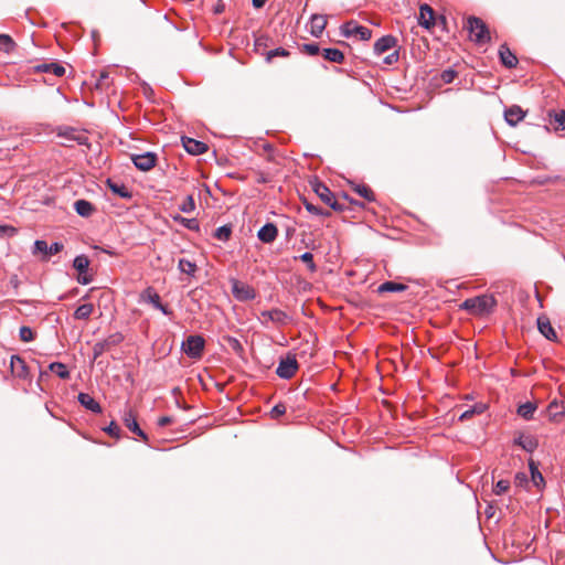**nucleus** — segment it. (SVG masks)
<instances>
[{"label": "nucleus", "mask_w": 565, "mask_h": 565, "mask_svg": "<svg viewBox=\"0 0 565 565\" xmlns=\"http://www.w3.org/2000/svg\"><path fill=\"white\" fill-rule=\"evenodd\" d=\"M497 306V300L492 295H480L466 299L461 303V309H465L472 316H487L491 313Z\"/></svg>", "instance_id": "obj_1"}, {"label": "nucleus", "mask_w": 565, "mask_h": 565, "mask_svg": "<svg viewBox=\"0 0 565 565\" xmlns=\"http://www.w3.org/2000/svg\"><path fill=\"white\" fill-rule=\"evenodd\" d=\"M466 29L469 34V40L476 45L483 46L491 42V32L483 20L477 17H469L467 19Z\"/></svg>", "instance_id": "obj_2"}, {"label": "nucleus", "mask_w": 565, "mask_h": 565, "mask_svg": "<svg viewBox=\"0 0 565 565\" xmlns=\"http://www.w3.org/2000/svg\"><path fill=\"white\" fill-rule=\"evenodd\" d=\"M341 34L345 38L359 36L362 41H369L372 38V31L355 21L350 20L341 26Z\"/></svg>", "instance_id": "obj_3"}, {"label": "nucleus", "mask_w": 565, "mask_h": 565, "mask_svg": "<svg viewBox=\"0 0 565 565\" xmlns=\"http://www.w3.org/2000/svg\"><path fill=\"white\" fill-rule=\"evenodd\" d=\"M315 193L320 198V200L329 205L334 211H342L343 206L340 204L335 198L334 194L321 182H315L312 184Z\"/></svg>", "instance_id": "obj_4"}, {"label": "nucleus", "mask_w": 565, "mask_h": 565, "mask_svg": "<svg viewBox=\"0 0 565 565\" xmlns=\"http://www.w3.org/2000/svg\"><path fill=\"white\" fill-rule=\"evenodd\" d=\"M204 339L201 335H190L182 343V350L191 358H201L204 349Z\"/></svg>", "instance_id": "obj_5"}, {"label": "nucleus", "mask_w": 565, "mask_h": 565, "mask_svg": "<svg viewBox=\"0 0 565 565\" xmlns=\"http://www.w3.org/2000/svg\"><path fill=\"white\" fill-rule=\"evenodd\" d=\"M122 341V335L120 333H115L109 335L107 339L99 341L93 347V355L96 360L104 352L109 351L113 347H116Z\"/></svg>", "instance_id": "obj_6"}, {"label": "nucleus", "mask_w": 565, "mask_h": 565, "mask_svg": "<svg viewBox=\"0 0 565 565\" xmlns=\"http://www.w3.org/2000/svg\"><path fill=\"white\" fill-rule=\"evenodd\" d=\"M232 292L241 301L254 299L256 296L255 290L249 285L236 279L232 280Z\"/></svg>", "instance_id": "obj_7"}, {"label": "nucleus", "mask_w": 565, "mask_h": 565, "mask_svg": "<svg viewBox=\"0 0 565 565\" xmlns=\"http://www.w3.org/2000/svg\"><path fill=\"white\" fill-rule=\"evenodd\" d=\"M298 370V363L295 356L288 355L286 359H281L276 370L278 376L282 379H290L295 375Z\"/></svg>", "instance_id": "obj_8"}, {"label": "nucleus", "mask_w": 565, "mask_h": 565, "mask_svg": "<svg viewBox=\"0 0 565 565\" xmlns=\"http://www.w3.org/2000/svg\"><path fill=\"white\" fill-rule=\"evenodd\" d=\"M51 374L56 375L61 379H66L70 375V372L65 364L60 362H53L49 365L47 371H43L40 374V384H49L47 379L51 376Z\"/></svg>", "instance_id": "obj_9"}, {"label": "nucleus", "mask_w": 565, "mask_h": 565, "mask_svg": "<svg viewBox=\"0 0 565 565\" xmlns=\"http://www.w3.org/2000/svg\"><path fill=\"white\" fill-rule=\"evenodd\" d=\"M131 160L137 169L141 171H149L156 166L157 154L153 152H146L142 154H132Z\"/></svg>", "instance_id": "obj_10"}, {"label": "nucleus", "mask_w": 565, "mask_h": 565, "mask_svg": "<svg viewBox=\"0 0 565 565\" xmlns=\"http://www.w3.org/2000/svg\"><path fill=\"white\" fill-rule=\"evenodd\" d=\"M122 422L125 426L137 436L141 437L143 440H148L146 433L140 428L136 415L132 409H127L124 413Z\"/></svg>", "instance_id": "obj_11"}, {"label": "nucleus", "mask_w": 565, "mask_h": 565, "mask_svg": "<svg viewBox=\"0 0 565 565\" xmlns=\"http://www.w3.org/2000/svg\"><path fill=\"white\" fill-rule=\"evenodd\" d=\"M182 145L190 154H202L207 151V145L189 137H182Z\"/></svg>", "instance_id": "obj_12"}, {"label": "nucleus", "mask_w": 565, "mask_h": 565, "mask_svg": "<svg viewBox=\"0 0 565 565\" xmlns=\"http://www.w3.org/2000/svg\"><path fill=\"white\" fill-rule=\"evenodd\" d=\"M418 22L426 29H429L435 24V13L430 6L426 3L420 4Z\"/></svg>", "instance_id": "obj_13"}, {"label": "nucleus", "mask_w": 565, "mask_h": 565, "mask_svg": "<svg viewBox=\"0 0 565 565\" xmlns=\"http://www.w3.org/2000/svg\"><path fill=\"white\" fill-rule=\"evenodd\" d=\"M525 111L518 105H513L505 109L504 118L511 126L518 125L525 117Z\"/></svg>", "instance_id": "obj_14"}, {"label": "nucleus", "mask_w": 565, "mask_h": 565, "mask_svg": "<svg viewBox=\"0 0 565 565\" xmlns=\"http://www.w3.org/2000/svg\"><path fill=\"white\" fill-rule=\"evenodd\" d=\"M539 331L548 340L555 341L557 339L556 332L551 324L550 319L546 316H540L537 318Z\"/></svg>", "instance_id": "obj_15"}, {"label": "nucleus", "mask_w": 565, "mask_h": 565, "mask_svg": "<svg viewBox=\"0 0 565 565\" xmlns=\"http://www.w3.org/2000/svg\"><path fill=\"white\" fill-rule=\"evenodd\" d=\"M77 399L81 403V405L84 406L86 409L96 414L102 413V407L99 403L90 394L79 392Z\"/></svg>", "instance_id": "obj_16"}, {"label": "nucleus", "mask_w": 565, "mask_h": 565, "mask_svg": "<svg viewBox=\"0 0 565 565\" xmlns=\"http://www.w3.org/2000/svg\"><path fill=\"white\" fill-rule=\"evenodd\" d=\"M328 23L327 15L313 14L310 21V32L313 36L319 38Z\"/></svg>", "instance_id": "obj_17"}, {"label": "nucleus", "mask_w": 565, "mask_h": 565, "mask_svg": "<svg viewBox=\"0 0 565 565\" xmlns=\"http://www.w3.org/2000/svg\"><path fill=\"white\" fill-rule=\"evenodd\" d=\"M11 372L14 376L24 379L28 376V366L23 359L18 355L11 356L10 362Z\"/></svg>", "instance_id": "obj_18"}, {"label": "nucleus", "mask_w": 565, "mask_h": 565, "mask_svg": "<svg viewBox=\"0 0 565 565\" xmlns=\"http://www.w3.org/2000/svg\"><path fill=\"white\" fill-rule=\"evenodd\" d=\"M278 235L277 226L273 223L265 224L257 233L259 241L263 243H271Z\"/></svg>", "instance_id": "obj_19"}, {"label": "nucleus", "mask_w": 565, "mask_h": 565, "mask_svg": "<svg viewBox=\"0 0 565 565\" xmlns=\"http://www.w3.org/2000/svg\"><path fill=\"white\" fill-rule=\"evenodd\" d=\"M262 317L265 318L264 322H266L267 320H270L271 322L279 324V326L286 324L288 322L287 313L280 309H271L268 311H263Z\"/></svg>", "instance_id": "obj_20"}, {"label": "nucleus", "mask_w": 565, "mask_h": 565, "mask_svg": "<svg viewBox=\"0 0 565 565\" xmlns=\"http://www.w3.org/2000/svg\"><path fill=\"white\" fill-rule=\"evenodd\" d=\"M499 56H500L501 63L508 68H513L518 64L516 56L510 51V49L508 47L507 44H502L500 46Z\"/></svg>", "instance_id": "obj_21"}, {"label": "nucleus", "mask_w": 565, "mask_h": 565, "mask_svg": "<svg viewBox=\"0 0 565 565\" xmlns=\"http://www.w3.org/2000/svg\"><path fill=\"white\" fill-rule=\"evenodd\" d=\"M396 39L393 35H385L374 43V51L376 54H382L396 45Z\"/></svg>", "instance_id": "obj_22"}, {"label": "nucleus", "mask_w": 565, "mask_h": 565, "mask_svg": "<svg viewBox=\"0 0 565 565\" xmlns=\"http://www.w3.org/2000/svg\"><path fill=\"white\" fill-rule=\"evenodd\" d=\"M487 405L484 403H477L473 406L461 404V420L470 418L472 415H481L486 412Z\"/></svg>", "instance_id": "obj_23"}, {"label": "nucleus", "mask_w": 565, "mask_h": 565, "mask_svg": "<svg viewBox=\"0 0 565 565\" xmlns=\"http://www.w3.org/2000/svg\"><path fill=\"white\" fill-rule=\"evenodd\" d=\"M35 72L53 73L61 77L65 74V67L58 63H43L34 67Z\"/></svg>", "instance_id": "obj_24"}, {"label": "nucleus", "mask_w": 565, "mask_h": 565, "mask_svg": "<svg viewBox=\"0 0 565 565\" xmlns=\"http://www.w3.org/2000/svg\"><path fill=\"white\" fill-rule=\"evenodd\" d=\"M514 444L520 446L522 449H524L527 452H533L537 448V440L532 436H519Z\"/></svg>", "instance_id": "obj_25"}, {"label": "nucleus", "mask_w": 565, "mask_h": 565, "mask_svg": "<svg viewBox=\"0 0 565 565\" xmlns=\"http://www.w3.org/2000/svg\"><path fill=\"white\" fill-rule=\"evenodd\" d=\"M107 185L118 196H120L122 199H130L131 198V192L128 190V188L125 184L118 183V182H114L110 179H108L107 180Z\"/></svg>", "instance_id": "obj_26"}, {"label": "nucleus", "mask_w": 565, "mask_h": 565, "mask_svg": "<svg viewBox=\"0 0 565 565\" xmlns=\"http://www.w3.org/2000/svg\"><path fill=\"white\" fill-rule=\"evenodd\" d=\"M407 289V286L395 281H385L379 286L377 291L382 292H402Z\"/></svg>", "instance_id": "obj_27"}, {"label": "nucleus", "mask_w": 565, "mask_h": 565, "mask_svg": "<svg viewBox=\"0 0 565 565\" xmlns=\"http://www.w3.org/2000/svg\"><path fill=\"white\" fill-rule=\"evenodd\" d=\"M74 207L77 214L84 217L89 216L94 211L93 204L86 200H77Z\"/></svg>", "instance_id": "obj_28"}, {"label": "nucleus", "mask_w": 565, "mask_h": 565, "mask_svg": "<svg viewBox=\"0 0 565 565\" xmlns=\"http://www.w3.org/2000/svg\"><path fill=\"white\" fill-rule=\"evenodd\" d=\"M322 56L324 60L333 63H342L344 60V54L338 49H324Z\"/></svg>", "instance_id": "obj_29"}, {"label": "nucleus", "mask_w": 565, "mask_h": 565, "mask_svg": "<svg viewBox=\"0 0 565 565\" xmlns=\"http://www.w3.org/2000/svg\"><path fill=\"white\" fill-rule=\"evenodd\" d=\"M17 47V43L8 34H0V51L7 54L13 52Z\"/></svg>", "instance_id": "obj_30"}, {"label": "nucleus", "mask_w": 565, "mask_h": 565, "mask_svg": "<svg viewBox=\"0 0 565 565\" xmlns=\"http://www.w3.org/2000/svg\"><path fill=\"white\" fill-rule=\"evenodd\" d=\"M353 190L354 192H356L360 196H362L363 199L372 202L375 200V195H374V192L372 191V189L366 185V184H355L353 186Z\"/></svg>", "instance_id": "obj_31"}, {"label": "nucleus", "mask_w": 565, "mask_h": 565, "mask_svg": "<svg viewBox=\"0 0 565 565\" xmlns=\"http://www.w3.org/2000/svg\"><path fill=\"white\" fill-rule=\"evenodd\" d=\"M93 311L94 306L92 303H84L75 310L74 318L78 320L88 319Z\"/></svg>", "instance_id": "obj_32"}, {"label": "nucleus", "mask_w": 565, "mask_h": 565, "mask_svg": "<svg viewBox=\"0 0 565 565\" xmlns=\"http://www.w3.org/2000/svg\"><path fill=\"white\" fill-rule=\"evenodd\" d=\"M535 409H536L535 404H533L531 402H526L519 406L518 414L521 417H523L524 419H531Z\"/></svg>", "instance_id": "obj_33"}, {"label": "nucleus", "mask_w": 565, "mask_h": 565, "mask_svg": "<svg viewBox=\"0 0 565 565\" xmlns=\"http://www.w3.org/2000/svg\"><path fill=\"white\" fill-rule=\"evenodd\" d=\"M89 266V259L85 255L76 256L73 262V267L79 273L85 274Z\"/></svg>", "instance_id": "obj_34"}, {"label": "nucleus", "mask_w": 565, "mask_h": 565, "mask_svg": "<svg viewBox=\"0 0 565 565\" xmlns=\"http://www.w3.org/2000/svg\"><path fill=\"white\" fill-rule=\"evenodd\" d=\"M141 299L151 302L154 307L160 302V296L151 287L142 291Z\"/></svg>", "instance_id": "obj_35"}, {"label": "nucleus", "mask_w": 565, "mask_h": 565, "mask_svg": "<svg viewBox=\"0 0 565 565\" xmlns=\"http://www.w3.org/2000/svg\"><path fill=\"white\" fill-rule=\"evenodd\" d=\"M63 136H65L70 140H75L79 145H85L87 141V137L83 132H78L75 129H68L66 130Z\"/></svg>", "instance_id": "obj_36"}, {"label": "nucleus", "mask_w": 565, "mask_h": 565, "mask_svg": "<svg viewBox=\"0 0 565 565\" xmlns=\"http://www.w3.org/2000/svg\"><path fill=\"white\" fill-rule=\"evenodd\" d=\"M173 220L175 222H179L180 224H182L184 227H186L189 230H192V231L199 230V222L195 218H185L181 215H175V216H173Z\"/></svg>", "instance_id": "obj_37"}, {"label": "nucleus", "mask_w": 565, "mask_h": 565, "mask_svg": "<svg viewBox=\"0 0 565 565\" xmlns=\"http://www.w3.org/2000/svg\"><path fill=\"white\" fill-rule=\"evenodd\" d=\"M530 466V470H531V477H532V481L533 483L536 486V487H540L541 484L544 483V478L542 476V473L540 472V470L537 469L536 465L534 463V461H530L529 463Z\"/></svg>", "instance_id": "obj_38"}, {"label": "nucleus", "mask_w": 565, "mask_h": 565, "mask_svg": "<svg viewBox=\"0 0 565 565\" xmlns=\"http://www.w3.org/2000/svg\"><path fill=\"white\" fill-rule=\"evenodd\" d=\"M223 340L225 341L227 347L231 350H233L235 353H237V354H242L243 353V351H244L243 345L241 344V342L236 338H233V337H230V335H225L223 338Z\"/></svg>", "instance_id": "obj_39"}, {"label": "nucleus", "mask_w": 565, "mask_h": 565, "mask_svg": "<svg viewBox=\"0 0 565 565\" xmlns=\"http://www.w3.org/2000/svg\"><path fill=\"white\" fill-rule=\"evenodd\" d=\"M290 55L289 51L282 47H277L275 50H269L266 52V62L270 63L274 57L280 56V57H288Z\"/></svg>", "instance_id": "obj_40"}, {"label": "nucleus", "mask_w": 565, "mask_h": 565, "mask_svg": "<svg viewBox=\"0 0 565 565\" xmlns=\"http://www.w3.org/2000/svg\"><path fill=\"white\" fill-rule=\"evenodd\" d=\"M178 267L182 273L188 275H193L196 270V265L194 263L183 258L179 260Z\"/></svg>", "instance_id": "obj_41"}, {"label": "nucleus", "mask_w": 565, "mask_h": 565, "mask_svg": "<svg viewBox=\"0 0 565 565\" xmlns=\"http://www.w3.org/2000/svg\"><path fill=\"white\" fill-rule=\"evenodd\" d=\"M267 41H268V38H266V36H259L255 41L256 52L265 57H266V52L269 51V50H267V47H268Z\"/></svg>", "instance_id": "obj_42"}, {"label": "nucleus", "mask_w": 565, "mask_h": 565, "mask_svg": "<svg viewBox=\"0 0 565 565\" xmlns=\"http://www.w3.org/2000/svg\"><path fill=\"white\" fill-rule=\"evenodd\" d=\"M232 234V228L228 225H223L215 231L214 236L220 241H227Z\"/></svg>", "instance_id": "obj_43"}, {"label": "nucleus", "mask_w": 565, "mask_h": 565, "mask_svg": "<svg viewBox=\"0 0 565 565\" xmlns=\"http://www.w3.org/2000/svg\"><path fill=\"white\" fill-rule=\"evenodd\" d=\"M20 340L23 342H30L34 339V333L30 327L23 326L19 330Z\"/></svg>", "instance_id": "obj_44"}, {"label": "nucleus", "mask_w": 565, "mask_h": 565, "mask_svg": "<svg viewBox=\"0 0 565 565\" xmlns=\"http://www.w3.org/2000/svg\"><path fill=\"white\" fill-rule=\"evenodd\" d=\"M299 258H300L303 263H306V264H307V266H308V268H309V270H310L311 273H315V271L317 270V266H316V264H315V262H313V255H312L311 253L306 252V253H303L302 255H300V257H299Z\"/></svg>", "instance_id": "obj_45"}, {"label": "nucleus", "mask_w": 565, "mask_h": 565, "mask_svg": "<svg viewBox=\"0 0 565 565\" xmlns=\"http://www.w3.org/2000/svg\"><path fill=\"white\" fill-rule=\"evenodd\" d=\"M510 488V482L508 480H499L493 487V492L497 495H501L505 493Z\"/></svg>", "instance_id": "obj_46"}, {"label": "nucleus", "mask_w": 565, "mask_h": 565, "mask_svg": "<svg viewBox=\"0 0 565 565\" xmlns=\"http://www.w3.org/2000/svg\"><path fill=\"white\" fill-rule=\"evenodd\" d=\"M195 209V203L192 195H188L183 203L180 205V210L184 213H190Z\"/></svg>", "instance_id": "obj_47"}, {"label": "nucleus", "mask_w": 565, "mask_h": 565, "mask_svg": "<svg viewBox=\"0 0 565 565\" xmlns=\"http://www.w3.org/2000/svg\"><path fill=\"white\" fill-rule=\"evenodd\" d=\"M47 243L45 241L38 239L34 243L33 254L42 253L45 257H47Z\"/></svg>", "instance_id": "obj_48"}, {"label": "nucleus", "mask_w": 565, "mask_h": 565, "mask_svg": "<svg viewBox=\"0 0 565 565\" xmlns=\"http://www.w3.org/2000/svg\"><path fill=\"white\" fill-rule=\"evenodd\" d=\"M554 121L557 124L555 130L565 129V110L554 113Z\"/></svg>", "instance_id": "obj_49"}, {"label": "nucleus", "mask_w": 565, "mask_h": 565, "mask_svg": "<svg viewBox=\"0 0 565 565\" xmlns=\"http://www.w3.org/2000/svg\"><path fill=\"white\" fill-rule=\"evenodd\" d=\"M286 405L285 403H278L277 405H275L271 411H270V415L273 418H278L279 416L284 415L286 413Z\"/></svg>", "instance_id": "obj_50"}, {"label": "nucleus", "mask_w": 565, "mask_h": 565, "mask_svg": "<svg viewBox=\"0 0 565 565\" xmlns=\"http://www.w3.org/2000/svg\"><path fill=\"white\" fill-rule=\"evenodd\" d=\"M104 430L111 437H116L118 438L119 437V431H120V428L119 426L115 423V422H111L109 424V426H107L106 428H104Z\"/></svg>", "instance_id": "obj_51"}, {"label": "nucleus", "mask_w": 565, "mask_h": 565, "mask_svg": "<svg viewBox=\"0 0 565 565\" xmlns=\"http://www.w3.org/2000/svg\"><path fill=\"white\" fill-rule=\"evenodd\" d=\"M305 206L307 209V211H309L310 213H313V214H320V215H323V216H329L330 213L328 211L323 212L321 209L315 206L313 204L305 201Z\"/></svg>", "instance_id": "obj_52"}, {"label": "nucleus", "mask_w": 565, "mask_h": 565, "mask_svg": "<svg viewBox=\"0 0 565 565\" xmlns=\"http://www.w3.org/2000/svg\"><path fill=\"white\" fill-rule=\"evenodd\" d=\"M17 233V228L10 225H0V237L13 236Z\"/></svg>", "instance_id": "obj_53"}, {"label": "nucleus", "mask_w": 565, "mask_h": 565, "mask_svg": "<svg viewBox=\"0 0 565 565\" xmlns=\"http://www.w3.org/2000/svg\"><path fill=\"white\" fill-rule=\"evenodd\" d=\"M303 52L309 55H317L320 52V47L316 43H309L303 45Z\"/></svg>", "instance_id": "obj_54"}, {"label": "nucleus", "mask_w": 565, "mask_h": 565, "mask_svg": "<svg viewBox=\"0 0 565 565\" xmlns=\"http://www.w3.org/2000/svg\"><path fill=\"white\" fill-rule=\"evenodd\" d=\"M107 79H108V72L107 71H102L100 74H99V77L97 78V82H96V87L97 88H104L105 86H107Z\"/></svg>", "instance_id": "obj_55"}, {"label": "nucleus", "mask_w": 565, "mask_h": 565, "mask_svg": "<svg viewBox=\"0 0 565 565\" xmlns=\"http://www.w3.org/2000/svg\"><path fill=\"white\" fill-rule=\"evenodd\" d=\"M456 76H457V73L454 70H446L441 73V79L445 83H451Z\"/></svg>", "instance_id": "obj_56"}, {"label": "nucleus", "mask_w": 565, "mask_h": 565, "mask_svg": "<svg viewBox=\"0 0 565 565\" xmlns=\"http://www.w3.org/2000/svg\"><path fill=\"white\" fill-rule=\"evenodd\" d=\"M64 248L62 243L55 242L47 249V256L55 255Z\"/></svg>", "instance_id": "obj_57"}, {"label": "nucleus", "mask_w": 565, "mask_h": 565, "mask_svg": "<svg viewBox=\"0 0 565 565\" xmlns=\"http://www.w3.org/2000/svg\"><path fill=\"white\" fill-rule=\"evenodd\" d=\"M398 57H399L398 52L395 51L384 58V63L388 64V65L394 64L398 61Z\"/></svg>", "instance_id": "obj_58"}, {"label": "nucleus", "mask_w": 565, "mask_h": 565, "mask_svg": "<svg viewBox=\"0 0 565 565\" xmlns=\"http://www.w3.org/2000/svg\"><path fill=\"white\" fill-rule=\"evenodd\" d=\"M172 423V418L170 416H162L158 419V426L164 427Z\"/></svg>", "instance_id": "obj_59"}, {"label": "nucleus", "mask_w": 565, "mask_h": 565, "mask_svg": "<svg viewBox=\"0 0 565 565\" xmlns=\"http://www.w3.org/2000/svg\"><path fill=\"white\" fill-rule=\"evenodd\" d=\"M527 481V477L524 472H519L516 473L515 476V482L519 484V486H522L524 482Z\"/></svg>", "instance_id": "obj_60"}, {"label": "nucleus", "mask_w": 565, "mask_h": 565, "mask_svg": "<svg viewBox=\"0 0 565 565\" xmlns=\"http://www.w3.org/2000/svg\"><path fill=\"white\" fill-rule=\"evenodd\" d=\"M82 275H83V274H79V276H78V278H77V280H78V282H79V284H82V285H87V284H89V282L92 281V278H90V277H88V276H86V275H84V276H82Z\"/></svg>", "instance_id": "obj_61"}, {"label": "nucleus", "mask_w": 565, "mask_h": 565, "mask_svg": "<svg viewBox=\"0 0 565 565\" xmlns=\"http://www.w3.org/2000/svg\"><path fill=\"white\" fill-rule=\"evenodd\" d=\"M267 0H253V6L256 8V9H259L262 7H264L265 2Z\"/></svg>", "instance_id": "obj_62"}, {"label": "nucleus", "mask_w": 565, "mask_h": 565, "mask_svg": "<svg viewBox=\"0 0 565 565\" xmlns=\"http://www.w3.org/2000/svg\"><path fill=\"white\" fill-rule=\"evenodd\" d=\"M156 308L160 309L164 315L171 313V311H169L166 306L161 305V302H159V306H156Z\"/></svg>", "instance_id": "obj_63"}, {"label": "nucleus", "mask_w": 565, "mask_h": 565, "mask_svg": "<svg viewBox=\"0 0 565 565\" xmlns=\"http://www.w3.org/2000/svg\"><path fill=\"white\" fill-rule=\"evenodd\" d=\"M11 284L14 286V288H18L19 286V280H18V277L17 276H13L11 278Z\"/></svg>", "instance_id": "obj_64"}]
</instances>
